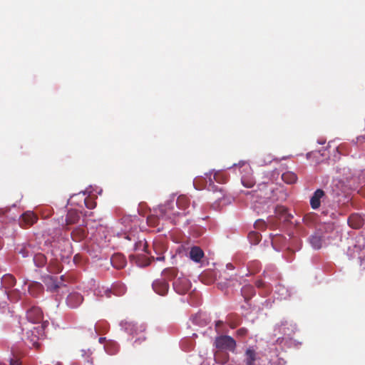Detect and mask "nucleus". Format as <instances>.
I'll use <instances>...</instances> for the list:
<instances>
[{
    "instance_id": "nucleus-1",
    "label": "nucleus",
    "mask_w": 365,
    "mask_h": 365,
    "mask_svg": "<svg viewBox=\"0 0 365 365\" xmlns=\"http://www.w3.org/2000/svg\"><path fill=\"white\" fill-rule=\"evenodd\" d=\"M46 324H48L47 322H44L41 326H38L37 327H34L33 329L29 330L26 332V339L25 343L32 347H35L36 349H39L41 346V344L38 342L41 335L43 336V332L44 327H46Z\"/></svg>"
},
{
    "instance_id": "nucleus-2",
    "label": "nucleus",
    "mask_w": 365,
    "mask_h": 365,
    "mask_svg": "<svg viewBox=\"0 0 365 365\" xmlns=\"http://www.w3.org/2000/svg\"><path fill=\"white\" fill-rule=\"evenodd\" d=\"M16 280L12 274H6L1 277V286L5 289L8 297L11 300L13 298L18 300L20 297L19 292L16 289L11 292H8L9 289L16 284Z\"/></svg>"
},
{
    "instance_id": "nucleus-3",
    "label": "nucleus",
    "mask_w": 365,
    "mask_h": 365,
    "mask_svg": "<svg viewBox=\"0 0 365 365\" xmlns=\"http://www.w3.org/2000/svg\"><path fill=\"white\" fill-rule=\"evenodd\" d=\"M215 344L218 349L234 352L236 349L235 340L228 335H222L215 339Z\"/></svg>"
},
{
    "instance_id": "nucleus-4",
    "label": "nucleus",
    "mask_w": 365,
    "mask_h": 365,
    "mask_svg": "<svg viewBox=\"0 0 365 365\" xmlns=\"http://www.w3.org/2000/svg\"><path fill=\"white\" fill-rule=\"evenodd\" d=\"M173 289L180 294H186L191 288V283L186 277H178L173 282Z\"/></svg>"
},
{
    "instance_id": "nucleus-5",
    "label": "nucleus",
    "mask_w": 365,
    "mask_h": 365,
    "mask_svg": "<svg viewBox=\"0 0 365 365\" xmlns=\"http://www.w3.org/2000/svg\"><path fill=\"white\" fill-rule=\"evenodd\" d=\"M38 220V217L31 211H27L21 215L19 225L22 227H28L33 225Z\"/></svg>"
},
{
    "instance_id": "nucleus-6",
    "label": "nucleus",
    "mask_w": 365,
    "mask_h": 365,
    "mask_svg": "<svg viewBox=\"0 0 365 365\" xmlns=\"http://www.w3.org/2000/svg\"><path fill=\"white\" fill-rule=\"evenodd\" d=\"M43 312L38 307H32L26 312V318L32 323H39L43 319Z\"/></svg>"
},
{
    "instance_id": "nucleus-7",
    "label": "nucleus",
    "mask_w": 365,
    "mask_h": 365,
    "mask_svg": "<svg viewBox=\"0 0 365 365\" xmlns=\"http://www.w3.org/2000/svg\"><path fill=\"white\" fill-rule=\"evenodd\" d=\"M153 289L159 295H165L169 290V284L165 279H156L153 282Z\"/></svg>"
},
{
    "instance_id": "nucleus-8",
    "label": "nucleus",
    "mask_w": 365,
    "mask_h": 365,
    "mask_svg": "<svg viewBox=\"0 0 365 365\" xmlns=\"http://www.w3.org/2000/svg\"><path fill=\"white\" fill-rule=\"evenodd\" d=\"M81 216L76 210H69L66 215V224L64 229L66 230H70V226L78 223Z\"/></svg>"
},
{
    "instance_id": "nucleus-9",
    "label": "nucleus",
    "mask_w": 365,
    "mask_h": 365,
    "mask_svg": "<svg viewBox=\"0 0 365 365\" xmlns=\"http://www.w3.org/2000/svg\"><path fill=\"white\" fill-rule=\"evenodd\" d=\"M323 241L324 236L321 230H317L309 237V242L314 250L321 249Z\"/></svg>"
},
{
    "instance_id": "nucleus-10",
    "label": "nucleus",
    "mask_w": 365,
    "mask_h": 365,
    "mask_svg": "<svg viewBox=\"0 0 365 365\" xmlns=\"http://www.w3.org/2000/svg\"><path fill=\"white\" fill-rule=\"evenodd\" d=\"M83 298L81 294L77 292H73L68 294L66 299V304L71 308L78 307L83 302Z\"/></svg>"
},
{
    "instance_id": "nucleus-11",
    "label": "nucleus",
    "mask_w": 365,
    "mask_h": 365,
    "mask_svg": "<svg viewBox=\"0 0 365 365\" xmlns=\"http://www.w3.org/2000/svg\"><path fill=\"white\" fill-rule=\"evenodd\" d=\"M153 250L155 253L156 254L157 257H155V259L157 261H163L165 259V257L163 255L164 252L166 250L165 245L159 241H155L153 242ZM151 257L155 259L154 256H151Z\"/></svg>"
},
{
    "instance_id": "nucleus-12",
    "label": "nucleus",
    "mask_w": 365,
    "mask_h": 365,
    "mask_svg": "<svg viewBox=\"0 0 365 365\" xmlns=\"http://www.w3.org/2000/svg\"><path fill=\"white\" fill-rule=\"evenodd\" d=\"M257 359V353L253 347L250 346L245 352L244 362L245 365H255Z\"/></svg>"
},
{
    "instance_id": "nucleus-13",
    "label": "nucleus",
    "mask_w": 365,
    "mask_h": 365,
    "mask_svg": "<svg viewBox=\"0 0 365 365\" xmlns=\"http://www.w3.org/2000/svg\"><path fill=\"white\" fill-rule=\"evenodd\" d=\"M325 193L322 189H317L310 199V205L312 209L317 210L320 207L321 199L324 196Z\"/></svg>"
},
{
    "instance_id": "nucleus-14",
    "label": "nucleus",
    "mask_w": 365,
    "mask_h": 365,
    "mask_svg": "<svg viewBox=\"0 0 365 365\" xmlns=\"http://www.w3.org/2000/svg\"><path fill=\"white\" fill-rule=\"evenodd\" d=\"M125 238L128 240H129V241H134L135 242V243L133 245V250H134L137 251V250H142L145 252L149 253V252L147 250L148 245H147V242L145 241H143V240L136 241L135 240H136L135 239V236L134 235H132V234L127 235Z\"/></svg>"
},
{
    "instance_id": "nucleus-15",
    "label": "nucleus",
    "mask_w": 365,
    "mask_h": 365,
    "mask_svg": "<svg viewBox=\"0 0 365 365\" xmlns=\"http://www.w3.org/2000/svg\"><path fill=\"white\" fill-rule=\"evenodd\" d=\"M28 291L31 296L37 297L43 292V286L39 282H32L29 285Z\"/></svg>"
},
{
    "instance_id": "nucleus-16",
    "label": "nucleus",
    "mask_w": 365,
    "mask_h": 365,
    "mask_svg": "<svg viewBox=\"0 0 365 365\" xmlns=\"http://www.w3.org/2000/svg\"><path fill=\"white\" fill-rule=\"evenodd\" d=\"M125 330L130 334H138V331H143L144 328L142 326L138 327L133 322H125L123 324Z\"/></svg>"
},
{
    "instance_id": "nucleus-17",
    "label": "nucleus",
    "mask_w": 365,
    "mask_h": 365,
    "mask_svg": "<svg viewBox=\"0 0 365 365\" xmlns=\"http://www.w3.org/2000/svg\"><path fill=\"white\" fill-rule=\"evenodd\" d=\"M204 257L203 250L199 247H192L190 251V257L195 262H200Z\"/></svg>"
},
{
    "instance_id": "nucleus-18",
    "label": "nucleus",
    "mask_w": 365,
    "mask_h": 365,
    "mask_svg": "<svg viewBox=\"0 0 365 365\" xmlns=\"http://www.w3.org/2000/svg\"><path fill=\"white\" fill-rule=\"evenodd\" d=\"M73 240L76 242L82 241L86 236V230L83 227H76L71 233Z\"/></svg>"
},
{
    "instance_id": "nucleus-19",
    "label": "nucleus",
    "mask_w": 365,
    "mask_h": 365,
    "mask_svg": "<svg viewBox=\"0 0 365 365\" xmlns=\"http://www.w3.org/2000/svg\"><path fill=\"white\" fill-rule=\"evenodd\" d=\"M110 262L112 265L118 269L123 268L126 264V261L121 255H114L111 257Z\"/></svg>"
},
{
    "instance_id": "nucleus-20",
    "label": "nucleus",
    "mask_w": 365,
    "mask_h": 365,
    "mask_svg": "<svg viewBox=\"0 0 365 365\" xmlns=\"http://www.w3.org/2000/svg\"><path fill=\"white\" fill-rule=\"evenodd\" d=\"M348 223L350 227L359 229L363 225V220L358 215H351L348 219Z\"/></svg>"
},
{
    "instance_id": "nucleus-21",
    "label": "nucleus",
    "mask_w": 365,
    "mask_h": 365,
    "mask_svg": "<svg viewBox=\"0 0 365 365\" xmlns=\"http://www.w3.org/2000/svg\"><path fill=\"white\" fill-rule=\"evenodd\" d=\"M241 293L245 301L249 300L252 296L255 295V291L252 285L246 284L241 289Z\"/></svg>"
},
{
    "instance_id": "nucleus-22",
    "label": "nucleus",
    "mask_w": 365,
    "mask_h": 365,
    "mask_svg": "<svg viewBox=\"0 0 365 365\" xmlns=\"http://www.w3.org/2000/svg\"><path fill=\"white\" fill-rule=\"evenodd\" d=\"M297 179V175L292 171H287L282 175V180L287 184H294Z\"/></svg>"
},
{
    "instance_id": "nucleus-23",
    "label": "nucleus",
    "mask_w": 365,
    "mask_h": 365,
    "mask_svg": "<svg viewBox=\"0 0 365 365\" xmlns=\"http://www.w3.org/2000/svg\"><path fill=\"white\" fill-rule=\"evenodd\" d=\"M177 206L179 209L186 211L189 208L190 200L186 195H180L176 201Z\"/></svg>"
},
{
    "instance_id": "nucleus-24",
    "label": "nucleus",
    "mask_w": 365,
    "mask_h": 365,
    "mask_svg": "<svg viewBox=\"0 0 365 365\" xmlns=\"http://www.w3.org/2000/svg\"><path fill=\"white\" fill-rule=\"evenodd\" d=\"M44 283L47 286L48 289L51 291H56L59 287L56 280L53 277H48L45 279Z\"/></svg>"
},
{
    "instance_id": "nucleus-25",
    "label": "nucleus",
    "mask_w": 365,
    "mask_h": 365,
    "mask_svg": "<svg viewBox=\"0 0 365 365\" xmlns=\"http://www.w3.org/2000/svg\"><path fill=\"white\" fill-rule=\"evenodd\" d=\"M162 274L163 277L167 278L168 279H172L177 275V269L173 267L165 268L163 271Z\"/></svg>"
},
{
    "instance_id": "nucleus-26",
    "label": "nucleus",
    "mask_w": 365,
    "mask_h": 365,
    "mask_svg": "<svg viewBox=\"0 0 365 365\" xmlns=\"http://www.w3.org/2000/svg\"><path fill=\"white\" fill-rule=\"evenodd\" d=\"M248 238L252 244L257 245L261 241L262 236L257 232H250Z\"/></svg>"
},
{
    "instance_id": "nucleus-27",
    "label": "nucleus",
    "mask_w": 365,
    "mask_h": 365,
    "mask_svg": "<svg viewBox=\"0 0 365 365\" xmlns=\"http://www.w3.org/2000/svg\"><path fill=\"white\" fill-rule=\"evenodd\" d=\"M159 218L155 216H148L147 218V223L151 227H156L158 225Z\"/></svg>"
},
{
    "instance_id": "nucleus-28",
    "label": "nucleus",
    "mask_w": 365,
    "mask_h": 365,
    "mask_svg": "<svg viewBox=\"0 0 365 365\" xmlns=\"http://www.w3.org/2000/svg\"><path fill=\"white\" fill-rule=\"evenodd\" d=\"M91 354H92V352L89 349L88 350H84V349L81 350V356L86 358L87 361L92 365L93 364L92 359H89Z\"/></svg>"
},
{
    "instance_id": "nucleus-29",
    "label": "nucleus",
    "mask_w": 365,
    "mask_h": 365,
    "mask_svg": "<svg viewBox=\"0 0 365 365\" xmlns=\"http://www.w3.org/2000/svg\"><path fill=\"white\" fill-rule=\"evenodd\" d=\"M276 214L280 216H285L287 213V209L284 206H277L276 207Z\"/></svg>"
},
{
    "instance_id": "nucleus-30",
    "label": "nucleus",
    "mask_w": 365,
    "mask_h": 365,
    "mask_svg": "<svg viewBox=\"0 0 365 365\" xmlns=\"http://www.w3.org/2000/svg\"><path fill=\"white\" fill-rule=\"evenodd\" d=\"M34 260L39 261V263L38 264V267L43 266L46 262V259L43 255H37L34 257Z\"/></svg>"
},
{
    "instance_id": "nucleus-31",
    "label": "nucleus",
    "mask_w": 365,
    "mask_h": 365,
    "mask_svg": "<svg viewBox=\"0 0 365 365\" xmlns=\"http://www.w3.org/2000/svg\"><path fill=\"white\" fill-rule=\"evenodd\" d=\"M85 204L87 208L93 209L96 207V202L92 200L91 198L85 199Z\"/></svg>"
},
{
    "instance_id": "nucleus-32",
    "label": "nucleus",
    "mask_w": 365,
    "mask_h": 365,
    "mask_svg": "<svg viewBox=\"0 0 365 365\" xmlns=\"http://www.w3.org/2000/svg\"><path fill=\"white\" fill-rule=\"evenodd\" d=\"M247 329L246 328H240L237 331V335L240 337H244L247 334Z\"/></svg>"
},
{
    "instance_id": "nucleus-33",
    "label": "nucleus",
    "mask_w": 365,
    "mask_h": 365,
    "mask_svg": "<svg viewBox=\"0 0 365 365\" xmlns=\"http://www.w3.org/2000/svg\"><path fill=\"white\" fill-rule=\"evenodd\" d=\"M9 364L10 365H21V362L19 361V358L18 356H14L13 359H11Z\"/></svg>"
},
{
    "instance_id": "nucleus-34",
    "label": "nucleus",
    "mask_w": 365,
    "mask_h": 365,
    "mask_svg": "<svg viewBox=\"0 0 365 365\" xmlns=\"http://www.w3.org/2000/svg\"><path fill=\"white\" fill-rule=\"evenodd\" d=\"M242 184L247 187H252L254 185L252 181L245 182L244 179H242Z\"/></svg>"
},
{
    "instance_id": "nucleus-35",
    "label": "nucleus",
    "mask_w": 365,
    "mask_h": 365,
    "mask_svg": "<svg viewBox=\"0 0 365 365\" xmlns=\"http://www.w3.org/2000/svg\"><path fill=\"white\" fill-rule=\"evenodd\" d=\"M255 285L256 287H259V288H261V287H263L264 285V282L261 280V279H259V280H257L256 282H255Z\"/></svg>"
},
{
    "instance_id": "nucleus-36",
    "label": "nucleus",
    "mask_w": 365,
    "mask_h": 365,
    "mask_svg": "<svg viewBox=\"0 0 365 365\" xmlns=\"http://www.w3.org/2000/svg\"><path fill=\"white\" fill-rule=\"evenodd\" d=\"M239 165H240V167H244V166H245V167H246V169H250V167H249V165H246V163H245V162H240V163H239Z\"/></svg>"
},
{
    "instance_id": "nucleus-37",
    "label": "nucleus",
    "mask_w": 365,
    "mask_h": 365,
    "mask_svg": "<svg viewBox=\"0 0 365 365\" xmlns=\"http://www.w3.org/2000/svg\"><path fill=\"white\" fill-rule=\"evenodd\" d=\"M143 340H145V337H143V338L140 337L138 339H136L134 343L135 344H140V341H143Z\"/></svg>"
},
{
    "instance_id": "nucleus-38",
    "label": "nucleus",
    "mask_w": 365,
    "mask_h": 365,
    "mask_svg": "<svg viewBox=\"0 0 365 365\" xmlns=\"http://www.w3.org/2000/svg\"><path fill=\"white\" fill-rule=\"evenodd\" d=\"M105 341H106V338L105 337H100L99 338V342L101 344H103Z\"/></svg>"
},
{
    "instance_id": "nucleus-39",
    "label": "nucleus",
    "mask_w": 365,
    "mask_h": 365,
    "mask_svg": "<svg viewBox=\"0 0 365 365\" xmlns=\"http://www.w3.org/2000/svg\"><path fill=\"white\" fill-rule=\"evenodd\" d=\"M110 293H111V291H110V290H109V289H107V290L106 291V295H107V297H110Z\"/></svg>"
},
{
    "instance_id": "nucleus-40",
    "label": "nucleus",
    "mask_w": 365,
    "mask_h": 365,
    "mask_svg": "<svg viewBox=\"0 0 365 365\" xmlns=\"http://www.w3.org/2000/svg\"><path fill=\"white\" fill-rule=\"evenodd\" d=\"M20 252H21V253H22L23 257H26V256H27V254H26V253L24 252H24H23V251H20Z\"/></svg>"
},
{
    "instance_id": "nucleus-41",
    "label": "nucleus",
    "mask_w": 365,
    "mask_h": 365,
    "mask_svg": "<svg viewBox=\"0 0 365 365\" xmlns=\"http://www.w3.org/2000/svg\"><path fill=\"white\" fill-rule=\"evenodd\" d=\"M222 323L221 321H218L217 323H216V326L218 327L220 326V324Z\"/></svg>"
},
{
    "instance_id": "nucleus-42",
    "label": "nucleus",
    "mask_w": 365,
    "mask_h": 365,
    "mask_svg": "<svg viewBox=\"0 0 365 365\" xmlns=\"http://www.w3.org/2000/svg\"><path fill=\"white\" fill-rule=\"evenodd\" d=\"M227 267H230V268H232V265L231 264H227Z\"/></svg>"
},
{
    "instance_id": "nucleus-43",
    "label": "nucleus",
    "mask_w": 365,
    "mask_h": 365,
    "mask_svg": "<svg viewBox=\"0 0 365 365\" xmlns=\"http://www.w3.org/2000/svg\"><path fill=\"white\" fill-rule=\"evenodd\" d=\"M192 207H195V202H193V203H192Z\"/></svg>"
},
{
    "instance_id": "nucleus-44",
    "label": "nucleus",
    "mask_w": 365,
    "mask_h": 365,
    "mask_svg": "<svg viewBox=\"0 0 365 365\" xmlns=\"http://www.w3.org/2000/svg\"><path fill=\"white\" fill-rule=\"evenodd\" d=\"M56 365H62L61 363H57Z\"/></svg>"
}]
</instances>
